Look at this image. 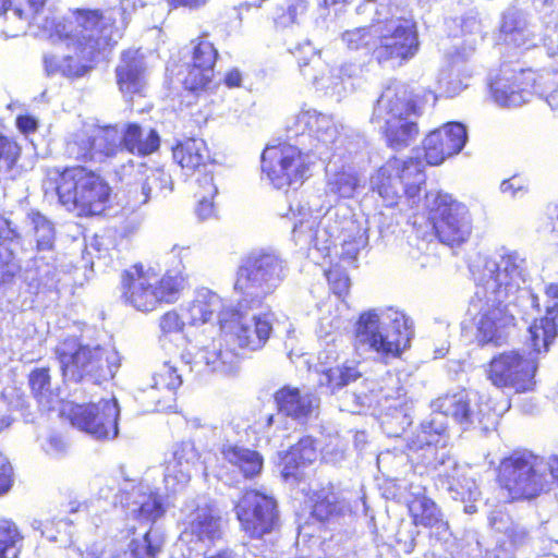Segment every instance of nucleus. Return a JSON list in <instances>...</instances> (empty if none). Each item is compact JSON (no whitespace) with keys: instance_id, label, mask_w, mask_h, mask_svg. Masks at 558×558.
I'll return each mask as SVG.
<instances>
[{"instance_id":"2f4dec72","label":"nucleus","mask_w":558,"mask_h":558,"mask_svg":"<svg viewBox=\"0 0 558 558\" xmlns=\"http://www.w3.org/2000/svg\"><path fill=\"white\" fill-rule=\"evenodd\" d=\"M279 413L268 415L266 427L279 423L280 414L304 423L312 417L319 407V399L311 392H302L298 388L283 387L275 393Z\"/></svg>"},{"instance_id":"680f3d73","label":"nucleus","mask_w":558,"mask_h":558,"mask_svg":"<svg viewBox=\"0 0 558 558\" xmlns=\"http://www.w3.org/2000/svg\"><path fill=\"white\" fill-rule=\"evenodd\" d=\"M306 8L304 0H287L281 13H277L275 22L280 27H288L298 22L299 16L305 13Z\"/></svg>"},{"instance_id":"f704fd0d","label":"nucleus","mask_w":558,"mask_h":558,"mask_svg":"<svg viewBox=\"0 0 558 558\" xmlns=\"http://www.w3.org/2000/svg\"><path fill=\"white\" fill-rule=\"evenodd\" d=\"M415 459L417 463L425 466L426 471L435 473L448 492L459 494V488L462 486L460 476L464 468L450 456L445 447L429 446L426 451L418 453ZM460 495L464 500L463 493H460Z\"/></svg>"},{"instance_id":"864d4df0","label":"nucleus","mask_w":558,"mask_h":558,"mask_svg":"<svg viewBox=\"0 0 558 558\" xmlns=\"http://www.w3.org/2000/svg\"><path fill=\"white\" fill-rule=\"evenodd\" d=\"M341 39L350 50H364L374 56L375 32H373V23L368 26L356 27L342 33Z\"/></svg>"},{"instance_id":"f257e3e1","label":"nucleus","mask_w":558,"mask_h":558,"mask_svg":"<svg viewBox=\"0 0 558 558\" xmlns=\"http://www.w3.org/2000/svg\"><path fill=\"white\" fill-rule=\"evenodd\" d=\"M476 290L470 301L468 315L475 327L478 345H501L514 326V315L509 310L511 298L518 306L539 313V298L521 289L530 277L527 260L519 251L500 247L489 256H480L472 265Z\"/></svg>"},{"instance_id":"4be33fe9","label":"nucleus","mask_w":558,"mask_h":558,"mask_svg":"<svg viewBox=\"0 0 558 558\" xmlns=\"http://www.w3.org/2000/svg\"><path fill=\"white\" fill-rule=\"evenodd\" d=\"M379 422L388 437H400L412 423V403L409 402L398 378L390 377L389 385L373 396Z\"/></svg>"},{"instance_id":"4d7b16f0","label":"nucleus","mask_w":558,"mask_h":558,"mask_svg":"<svg viewBox=\"0 0 558 558\" xmlns=\"http://www.w3.org/2000/svg\"><path fill=\"white\" fill-rule=\"evenodd\" d=\"M356 13L369 19L374 24L392 15V8L390 0H363L356 7Z\"/></svg>"},{"instance_id":"9d476101","label":"nucleus","mask_w":558,"mask_h":558,"mask_svg":"<svg viewBox=\"0 0 558 558\" xmlns=\"http://www.w3.org/2000/svg\"><path fill=\"white\" fill-rule=\"evenodd\" d=\"M54 190L60 203L80 216L100 215L109 201L110 187L95 171L82 166L57 172Z\"/></svg>"},{"instance_id":"6e6d98bb","label":"nucleus","mask_w":558,"mask_h":558,"mask_svg":"<svg viewBox=\"0 0 558 558\" xmlns=\"http://www.w3.org/2000/svg\"><path fill=\"white\" fill-rule=\"evenodd\" d=\"M216 59L217 50L214 48L213 44L208 40L201 39L195 46H193L191 62L189 63L205 71L203 77L206 78L207 75H214Z\"/></svg>"},{"instance_id":"37998d69","label":"nucleus","mask_w":558,"mask_h":558,"mask_svg":"<svg viewBox=\"0 0 558 558\" xmlns=\"http://www.w3.org/2000/svg\"><path fill=\"white\" fill-rule=\"evenodd\" d=\"M500 32L507 45L525 49L536 46L533 29L518 10L511 9L504 14Z\"/></svg>"},{"instance_id":"c9c22d12","label":"nucleus","mask_w":558,"mask_h":558,"mask_svg":"<svg viewBox=\"0 0 558 558\" xmlns=\"http://www.w3.org/2000/svg\"><path fill=\"white\" fill-rule=\"evenodd\" d=\"M197 460L198 453L193 444L182 442L175 447L163 475L165 488L169 494L180 493L187 486Z\"/></svg>"},{"instance_id":"c03bdc74","label":"nucleus","mask_w":558,"mask_h":558,"mask_svg":"<svg viewBox=\"0 0 558 558\" xmlns=\"http://www.w3.org/2000/svg\"><path fill=\"white\" fill-rule=\"evenodd\" d=\"M367 221L348 219L343 222L339 238H341V258L353 264L362 250L368 244Z\"/></svg>"},{"instance_id":"3c124183","label":"nucleus","mask_w":558,"mask_h":558,"mask_svg":"<svg viewBox=\"0 0 558 558\" xmlns=\"http://www.w3.org/2000/svg\"><path fill=\"white\" fill-rule=\"evenodd\" d=\"M163 546V536L156 529H149L141 537L131 541L129 547L134 558H156Z\"/></svg>"},{"instance_id":"423d86ee","label":"nucleus","mask_w":558,"mask_h":558,"mask_svg":"<svg viewBox=\"0 0 558 558\" xmlns=\"http://www.w3.org/2000/svg\"><path fill=\"white\" fill-rule=\"evenodd\" d=\"M417 116L412 93L404 84L395 83L377 99L371 122L385 134L390 147L402 149L414 142L418 134Z\"/></svg>"},{"instance_id":"412c9836","label":"nucleus","mask_w":558,"mask_h":558,"mask_svg":"<svg viewBox=\"0 0 558 558\" xmlns=\"http://www.w3.org/2000/svg\"><path fill=\"white\" fill-rule=\"evenodd\" d=\"M182 383V374L177 363L163 362L154 372L149 383L137 389L135 399L145 411L171 410L175 407L177 390Z\"/></svg>"},{"instance_id":"4c0bfd02","label":"nucleus","mask_w":558,"mask_h":558,"mask_svg":"<svg viewBox=\"0 0 558 558\" xmlns=\"http://www.w3.org/2000/svg\"><path fill=\"white\" fill-rule=\"evenodd\" d=\"M137 175L138 178L130 191L134 194L136 205H144L151 198L166 196L173 189L172 178L163 169L141 165Z\"/></svg>"},{"instance_id":"4468645a","label":"nucleus","mask_w":558,"mask_h":558,"mask_svg":"<svg viewBox=\"0 0 558 558\" xmlns=\"http://www.w3.org/2000/svg\"><path fill=\"white\" fill-rule=\"evenodd\" d=\"M426 206L430 210L434 228L439 241L448 246L465 243L473 230V220L469 208L441 192L426 194Z\"/></svg>"},{"instance_id":"79ce46f5","label":"nucleus","mask_w":558,"mask_h":558,"mask_svg":"<svg viewBox=\"0 0 558 558\" xmlns=\"http://www.w3.org/2000/svg\"><path fill=\"white\" fill-rule=\"evenodd\" d=\"M122 137V150L146 156L155 153L160 146V137L154 129H143L136 123L119 126Z\"/></svg>"},{"instance_id":"a18cd8bd","label":"nucleus","mask_w":558,"mask_h":558,"mask_svg":"<svg viewBox=\"0 0 558 558\" xmlns=\"http://www.w3.org/2000/svg\"><path fill=\"white\" fill-rule=\"evenodd\" d=\"M317 458L318 450L315 440L310 436L303 437L283 456L282 475L286 478L296 477L301 468L312 464Z\"/></svg>"},{"instance_id":"5701e85b","label":"nucleus","mask_w":558,"mask_h":558,"mask_svg":"<svg viewBox=\"0 0 558 558\" xmlns=\"http://www.w3.org/2000/svg\"><path fill=\"white\" fill-rule=\"evenodd\" d=\"M242 529L251 537L270 533L278 521L277 502L274 497L255 490H246L234 507Z\"/></svg>"},{"instance_id":"09e8293b","label":"nucleus","mask_w":558,"mask_h":558,"mask_svg":"<svg viewBox=\"0 0 558 558\" xmlns=\"http://www.w3.org/2000/svg\"><path fill=\"white\" fill-rule=\"evenodd\" d=\"M351 509L344 500H340L337 494L330 489H322L316 494L313 506V515L319 521H328L335 517L344 515Z\"/></svg>"},{"instance_id":"5fc2aeb1","label":"nucleus","mask_w":558,"mask_h":558,"mask_svg":"<svg viewBox=\"0 0 558 558\" xmlns=\"http://www.w3.org/2000/svg\"><path fill=\"white\" fill-rule=\"evenodd\" d=\"M37 252H53L54 228L51 221L39 213L31 215Z\"/></svg>"},{"instance_id":"473e14b6","label":"nucleus","mask_w":558,"mask_h":558,"mask_svg":"<svg viewBox=\"0 0 558 558\" xmlns=\"http://www.w3.org/2000/svg\"><path fill=\"white\" fill-rule=\"evenodd\" d=\"M545 315L534 318L529 326V340L536 352L548 351L558 333V283H549L544 291Z\"/></svg>"},{"instance_id":"bb28decb","label":"nucleus","mask_w":558,"mask_h":558,"mask_svg":"<svg viewBox=\"0 0 558 558\" xmlns=\"http://www.w3.org/2000/svg\"><path fill=\"white\" fill-rule=\"evenodd\" d=\"M235 304L225 301L218 293L207 289H198L193 300L186 304L185 319L189 325L198 326L216 319L222 333L230 326L234 316Z\"/></svg>"},{"instance_id":"052dcab7","label":"nucleus","mask_w":558,"mask_h":558,"mask_svg":"<svg viewBox=\"0 0 558 558\" xmlns=\"http://www.w3.org/2000/svg\"><path fill=\"white\" fill-rule=\"evenodd\" d=\"M185 71L186 73L180 71L179 75L182 76L181 82L189 90L197 92L204 89L211 82L213 75H207L206 78L203 77L205 71L198 66L186 63Z\"/></svg>"},{"instance_id":"aec40b11","label":"nucleus","mask_w":558,"mask_h":558,"mask_svg":"<svg viewBox=\"0 0 558 558\" xmlns=\"http://www.w3.org/2000/svg\"><path fill=\"white\" fill-rule=\"evenodd\" d=\"M362 157L355 148L337 146L326 165V194L335 199L352 198L361 186L359 161Z\"/></svg>"},{"instance_id":"c85d7f7f","label":"nucleus","mask_w":558,"mask_h":558,"mask_svg":"<svg viewBox=\"0 0 558 558\" xmlns=\"http://www.w3.org/2000/svg\"><path fill=\"white\" fill-rule=\"evenodd\" d=\"M182 361L190 365V371L201 373H219L230 375L239 369L240 355L234 349L223 348L221 339L214 340L211 344L197 352L186 351L181 355Z\"/></svg>"},{"instance_id":"338daca9","label":"nucleus","mask_w":558,"mask_h":558,"mask_svg":"<svg viewBox=\"0 0 558 558\" xmlns=\"http://www.w3.org/2000/svg\"><path fill=\"white\" fill-rule=\"evenodd\" d=\"M326 277L333 294L338 298L347 295L350 288V279L345 272L339 269H330L326 272Z\"/></svg>"},{"instance_id":"e2e57ef3","label":"nucleus","mask_w":558,"mask_h":558,"mask_svg":"<svg viewBox=\"0 0 558 558\" xmlns=\"http://www.w3.org/2000/svg\"><path fill=\"white\" fill-rule=\"evenodd\" d=\"M216 165L213 162L211 167L202 169L201 174H192L195 177V193L205 194L207 197H215L218 193V186L215 182L214 170Z\"/></svg>"},{"instance_id":"0e129e2a","label":"nucleus","mask_w":558,"mask_h":558,"mask_svg":"<svg viewBox=\"0 0 558 558\" xmlns=\"http://www.w3.org/2000/svg\"><path fill=\"white\" fill-rule=\"evenodd\" d=\"M499 191L508 198L521 199L529 193V182L520 175H512L501 181Z\"/></svg>"},{"instance_id":"2eb2a0df","label":"nucleus","mask_w":558,"mask_h":558,"mask_svg":"<svg viewBox=\"0 0 558 558\" xmlns=\"http://www.w3.org/2000/svg\"><path fill=\"white\" fill-rule=\"evenodd\" d=\"M432 409L450 415L464 430L480 429L487 432L495 427L498 414L489 399L478 392L460 390L437 398Z\"/></svg>"},{"instance_id":"58836bf2","label":"nucleus","mask_w":558,"mask_h":558,"mask_svg":"<svg viewBox=\"0 0 558 558\" xmlns=\"http://www.w3.org/2000/svg\"><path fill=\"white\" fill-rule=\"evenodd\" d=\"M117 82L124 94H138L146 84V63L140 50H126L116 69Z\"/></svg>"},{"instance_id":"8fccbe9b","label":"nucleus","mask_w":558,"mask_h":558,"mask_svg":"<svg viewBox=\"0 0 558 558\" xmlns=\"http://www.w3.org/2000/svg\"><path fill=\"white\" fill-rule=\"evenodd\" d=\"M29 386L38 403L45 409L50 410L57 399V395L51 389L49 369L36 368L29 374Z\"/></svg>"},{"instance_id":"0eeeda50","label":"nucleus","mask_w":558,"mask_h":558,"mask_svg":"<svg viewBox=\"0 0 558 558\" xmlns=\"http://www.w3.org/2000/svg\"><path fill=\"white\" fill-rule=\"evenodd\" d=\"M54 353L66 381L100 384L112 378L119 367V356L113 349L84 344L77 338L64 339Z\"/></svg>"},{"instance_id":"49530a36","label":"nucleus","mask_w":558,"mask_h":558,"mask_svg":"<svg viewBox=\"0 0 558 558\" xmlns=\"http://www.w3.org/2000/svg\"><path fill=\"white\" fill-rule=\"evenodd\" d=\"M409 513L414 525L424 527L446 529L447 522L437 504L429 497H421V499H407Z\"/></svg>"},{"instance_id":"393cba45","label":"nucleus","mask_w":558,"mask_h":558,"mask_svg":"<svg viewBox=\"0 0 558 558\" xmlns=\"http://www.w3.org/2000/svg\"><path fill=\"white\" fill-rule=\"evenodd\" d=\"M290 214L291 219L294 220L292 232L296 244L313 248L322 256L328 255L339 235L330 231L328 226L319 228V211L314 210L307 203L303 204L299 201L290 205Z\"/></svg>"},{"instance_id":"de8ad7c7","label":"nucleus","mask_w":558,"mask_h":558,"mask_svg":"<svg viewBox=\"0 0 558 558\" xmlns=\"http://www.w3.org/2000/svg\"><path fill=\"white\" fill-rule=\"evenodd\" d=\"M26 279L37 288H53L59 281V271L54 265L53 252H37V255L26 269Z\"/></svg>"},{"instance_id":"603ef678","label":"nucleus","mask_w":558,"mask_h":558,"mask_svg":"<svg viewBox=\"0 0 558 558\" xmlns=\"http://www.w3.org/2000/svg\"><path fill=\"white\" fill-rule=\"evenodd\" d=\"M23 536L11 520H0V558H19Z\"/></svg>"},{"instance_id":"a19ab883","label":"nucleus","mask_w":558,"mask_h":558,"mask_svg":"<svg viewBox=\"0 0 558 558\" xmlns=\"http://www.w3.org/2000/svg\"><path fill=\"white\" fill-rule=\"evenodd\" d=\"M173 158L186 175L201 174L202 169L211 167L214 162L202 138H187L179 143L173 149Z\"/></svg>"},{"instance_id":"cd10ccee","label":"nucleus","mask_w":558,"mask_h":558,"mask_svg":"<svg viewBox=\"0 0 558 558\" xmlns=\"http://www.w3.org/2000/svg\"><path fill=\"white\" fill-rule=\"evenodd\" d=\"M114 22L116 15H112L110 39L106 45L95 49L90 57L84 56L82 51L84 43L80 45V43L72 40L71 38L64 35L58 38L57 36L50 37L47 33L39 32L38 35L47 37L52 41L66 40L68 47H73L76 54L75 57L70 54L63 57H59L57 54H46L44 57V65L47 75L51 76L60 74L69 78L84 76L90 70V65L88 64V62H90L94 59L96 52H99L100 50L106 49V47L110 46L112 43H116V38L113 36ZM82 41H85L84 38H82Z\"/></svg>"},{"instance_id":"13d9d810","label":"nucleus","mask_w":558,"mask_h":558,"mask_svg":"<svg viewBox=\"0 0 558 558\" xmlns=\"http://www.w3.org/2000/svg\"><path fill=\"white\" fill-rule=\"evenodd\" d=\"M534 94L538 95L558 118V84L536 74Z\"/></svg>"},{"instance_id":"f03ea898","label":"nucleus","mask_w":558,"mask_h":558,"mask_svg":"<svg viewBox=\"0 0 558 558\" xmlns=\"http://www.w3.org/2000/svg\"><path fill=\"white\" fill-rule=\"evenodd\" d=\"M296 124L308 131V151L295 145L281 144L267 147L262 155V171L277 190L301 186L311 175L312 156L326 160L337 146L356 147L352 141L340 140L341 124L331 114L312 108L302 109L296 116Z\"/></svg>"},{"instance_id":"ea45409f","label":"nucleus","mask_w":558,"mask_h":558,"mask_svg":"<svg viewBox=\"0 0 558 558\" xmlns=\"http://www.w3.org/2000/svg\"><path fill=\"white\" fill-rule=\"evenodd\" d=\"M448 416L433 409L429 418L421 423L417 434L408 439L409 449L418 454L426 451L429 446L446 448Z\"/></svg>"},{"instance_id":"7c9ffc66","label":"nucleus","mask_w":558,"mask_h":558,"mask_svg":"<svg viewBox=\"0 0 558 558\" xmlns=\"http://www.w3.org/2000/svg\"><path fill=\"white\" fill-rule=\"evenodd\" d=\"M476 29L473 38L468 43L466 47L457 51V56L452 63L440 71L438 76V85L440 92L447 97H456L469 86L472 71L463 63L475 51L476 45L483 39L480 33V24L476 20H469L462 25L464 31L468 26Z\"/></svg>"},{"instance_id":"9b49d317","label":"nucleus","mask_w":558,"mask_h":558,"mask_svg":"<svg viewBox=\"0 0 558 558\" xmlns=\"http://www.w3.org/2000/svg\"><path fill=\"white\" fill-rule=\"evenodd\" d=\"M300 73L316 92L323 93L337 101L344 98L352 89L351 78L356 75L357 66L344 62L331 65L323 58L310 41L295 48Z\"/></svg>"},{"instance_id":"a211bd4d","label":"nucleus","mask_w":558,"mask_h":558,"mask_svg":"<svg viewBox=\"0 0 558 558\" xmlns=\"http://www.w3.org/2000/svg\"><path fill=\"white\" fill-rule=\"evenodd\" d=\"M61 413L74 427L97 440L113 439L118 436L120 409L113 398L87 404L66 402Z\"/></svg>"},{"instance_id":"f8f14e48","label":"nucleus","mask_w":558,"mask_h":558,"mask_svg":"<svg viewBox=\"0 0 558 558\" xmlns=\"http://www.w3.org/2000/svg\"><path fill=\"white\" fill-rule=\"evenodd\" d=\"M373 32L376 36L374 58L378 63L402 64L418 51V34L412 20L396 17L392 14L374 23Z\"/></svg>"},{"instance_id":"7ed1b4c3","label":"nucleus","mask_w":558,"mask_h":558,"mask_svg":"<svg viewBox=\"0 0 558 558\" xmlns=\"http://www.w3.org/2000/svg\"><path fill=\"white\" fill-rule=\"evenodd\" d=\"M412 320L391 306H380L360 314L354 327V348L387 363L410 345Z\"/></svg>"},{"instance_id":"6ab92c4d","label":"nucleus","mask_w":558,"mask_h":558,"mask_svg":"<svg viewBox=\"0 0 558 558\" xmlns=\"http://www.w3.org/2000/svg\"><path fill=\"white\" fill-rule=\"evenodd\" d=\"M247 303L238 300L234 316L230 319V326L223 335L239 348L257 351L265 347L272 332V315L262 313L259 311L262 306L251 307Z\"/></svg>"},{"instance_id":"39448f33","label":"nucleus","mask_w":558,"mask_h":558,"mask_svg":"<svg viewBox=\"0 0 558 558\" xmlns=\"http://www.w3.org/2000/svg\"><path fill=\"white\" fill-rule=\"evenodd\" d=\"M27 2L32 10V26L47 33L50 37L60 38L64 35L80 45L84 38L82 51L86 57H90L95 49L106 45L110 39L112 15H117L113 9L104 12L80 9L71 16L57 21L56 17L43 14L46 0H27Z\"/></svg>"},{"instance_id":"a878e982","label":"nucleus","mask_w":558,"mask_h":558,"mask_svg":"<svg viewBox=\"0 0 558 558\" xmlns=\"http://www.w3.org/2000/svg\"><path fill=\"white\" fill-rule=\"evenodd\" d=\"M117 498L128 515L136 520L155 522L166 511L162 496L145 482L124 481Z\"/></svg>"},{"instance_id":"20e7f679","label":"nucleus","mask_w":558,"mask_h":558,"mask_svg":"<svg viewBox=\"0 0 558 558\" xmlns=\"http://www.w3.org/2000/svg\"><path fill=\"white\" fill-rule=\"evenodd\" d=\"M171 255L179 266L163 276L151 267L134 265L122 275V296L126 303L141 312H151L162 303H174L186 286L183 260L191 255L189 246L173 245Z\"/></svg>"},{"instance_id":"6e6552de","label":"nucleus","mask_w":558,"mask_h":558,"mask_svg":"<svg viewBox=\"0 0 558 558\" xmlns=\"http://www.w3.org/2000/svg\"><path fill=\"white\" fill-rule=\"evenodd\" d=\"M287 277V265L275 252L255 251L250 253L238 268L234 291L240 301L247 305L262 306Z\"/></svg>"},{"instance_id":"dca6fc26","label":"nucleus","mask_w":558,"mask_h":558,"mask_svg":"<svg viewBox=\"0 0 558 558\" xmlns=\"http://www.w3.org/2000/svg\"><path fill=\"white\" fill-rule=\"evenodd\" d=\"M192 507L178 543L184 558L205 555L223 534L221 517L214 506L198 500Z\"/></svg>"},{"instance_id":"1a4fd4ad","label":"nucleus","mask_w":558,"mask_h":558,"mask_svg":"<svg viewBox=\"0 0 558 558\" xmlns=\"http://www.w3.org/2000/svg\"><path fill=\"white\" fill-rule=\"evenodd\" d=\"M425 179L424 162L418 156L391 158L371 177L369 184L386 206H396L404 198L412 208L420 201Z\"/></svg>"},{"instance_id":"774afa93","label":"nucleus","mask_w":558,"mask_h":558,"mask_svg":"<svg viewBox=\"0 0 558 558\" xmlns=\"http://www.w3.org/2000/svg\"><path fill=\"white\" fill-rule=\"evenodd\" d=\"M185 323L175 311H169L159 318V328L163 335L177 333L183 330Z\"/></svg>"},{"instance_id":"e433bc0d","label":"nucleus","mask_w":558,"mask_h":558,"mask_svg":"<svg viewBox=\"0 0 558 558\" xmlns=\"http://www.w3.org/2000/svg\"><path fill=\"white\" fill-rule=\"evenodd\" d=\"M214 432L215 436L227 441L220 448V453L225 461L235 466L246 478L254 477L260 473L263 457L255 450L231 444V434L234 433V429L230 424L226 427H215Z\"/></svg>"},{"instance_id":"72a5a7b5","label":"nucleus","mask_w":558,"mask_h":558,"mask_svg":"<svg viewBox=\"0 0 558 558\" xmlns=\"http://www.w3.org/2000/svg\"><path fill=\"white\" fill-rule=\"evenodd\" d=\"M326 344L327 348L319 351L317 355L318 385L327 388L333 395L342 387L355 381L361 376V373L353 363H344L342 366L331 367V364L338 359V352L335 343L327 340Z\"/></svg>"},{"instance_id":"ddd939ff","label":"nucleus","mask_w":558,"mask_h":558,"mask_svg":"<svg viewBox=\"0 0 558 558\" xmlns=\"http://www.w3.org/2000/svg\"><path fill=\"white\" fill-rule=\"evenodd\" d=\"M526 342L532 348L530 352L513 349L494 355L487 369V377L494 386L512 388L515 392L533 389L538 356L547 351L536 352L529 338Z\"/></svg>"},{"instance_id":"b1692460","label":"nucleus","mask_w":558,"mask_h":558,"mask_svg":"<svg viewBox=\"0 0 558 558\" xmlns=\"http://www.w3.org/2000/svg\"><path fill=\"white\" fill-rule=\"evenodd\" d=\"M536 73L531 69L506 64L490 82V93L499 107H520L534 94Z\"/></svg>"},{"instance_id":"c756f323","label":"nucleus","mask_w":558,"mask_h":558,"mask_svg":"<svg viewBox=\"0 0 558 558\" xmlns=\"http://www.w3.org/2000/svg\"><path fill=\"white\" fill-rule=\"evenodd\" d=\"M468 140L465 126L460 122H449L432 131L424 140V166H438L447 158L462 150Z\"/></svg>"},{"instance_id":"f3484780","label":"nucleus","mask_w":558,"mask_h":558,"mask_svg":"<svg viewBox=\"0 0 558 558\" xmlns=\"http://www.w3.org/2000/svg\"><path fill=\"white\" fill-rule=\"evenodd\" d=\"M122 151L118 125L85 126L72 133L65 144L69 158L84 162H104Z\"/></svg>"},{"instance_id":"bf43d9fd","label":"nucleus","mask_w":558,"mask_h":558,"mask_svg":"<svg viewBox=\"0 0 558 558\" xmlns=\"http://www.w3.org/2000/svg\"><path fill=\"white\" fill-rule=\"evenodd\" d=\"M339 310L336 308L335 314L329 313L328 316H322L319 318L318 325V335L320 338H324L325 341L329 340L332 343H336L340 329L344 326L345 319L338 313Z\"/></svg>"},{"instance_id":"69168bd1","label":"nucleus","mask_w":558,"mask_h":558,"mask_svg":"<svg viewBox=\"0 0 558 558\" xmlns=\"http://www.w3.org/2000/svg\"><path fill=\"white\" fill-rule=\"evenodd\" d=\"M20 151L21 149L14 141L0 135V170H11L20 156Z\"/></svg>"}]
</instances>
